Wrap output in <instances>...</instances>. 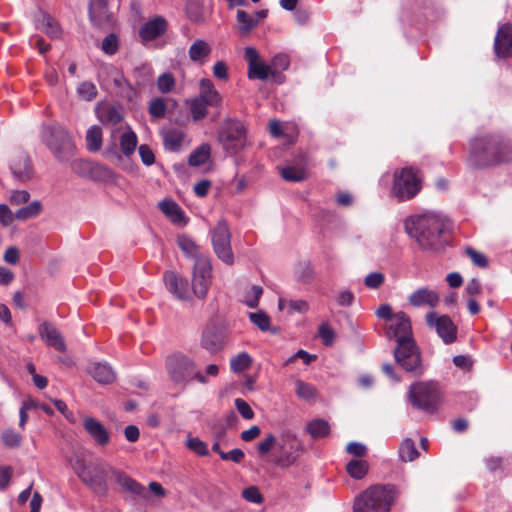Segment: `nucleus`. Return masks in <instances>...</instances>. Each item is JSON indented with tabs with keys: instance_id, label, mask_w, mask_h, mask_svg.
Masks as SVG:
<instances>
[{
	"instance_id": "obj_55",
	"label": "nucleus",
	"mask_w": 512,
	"mask_h": 512,
	"mask_svg": "<svg viewBox=\"0 0 512 512\" xmlns=\"http://www.w3.org/2000/svg\"><path fill=\"white\" fill-rule=\"evenodd\" d=\"M281 175L287 181L298 182L305 178V171L300 168L287 166L281 169Z\"/></svg>"
},
{
	"instance_id": "obj_5",
	"label": "nucleus",
	"mask_w": 512,
	"mask_h": 512,
	"mask_svg": "<svg viewBox=\"0 0 512 512\" xmlns=\"http://www.w3.org/2000/svg\"><path fill=\"white\" fill-rule=\"evenodd\" d=\"M442 393L435 381H418L410 385L408 400L411 405L426 413H434L440 406Z\"/></svg>"
},
{
	"instance_id": "obj_21",
	"label": "nucleus",
	"mask_w": 512,
	"mask_h": 512,
	"mask_svg": "<svg viewBox=\"0 0 512 512\" xmlns=\"http://www.w3.org/2000/svg\"><path fill=\"white\" fill-rule=\"evenodd\" d=\"M41 339L50 347L60 352L66 351V344L60 331L50 322H43L38 327Z\"/></svg>"
},
{
	"instance_id": "obj_3",
	"label": "nucleus",
	"mask_w": 512,
	"mask_h": 512,
	"mask_svg": "<svg viewBox=\"0 0 512 512\" xmlns=\"http://www.w3.org/2000/svg\"><path fill=\"white\" fill-rule=\"evenodd\" d=\"M398 496L393 485H373L355 498L354 512H390Z\"/></svg>"
},
{
	"instance_id": "obj_54",
	"label": "nucleus",
	"mask_w": 512,
	"mask_h": 512,
	"mask_svg": "<svg viewBox=\"0 0 512 512\" xmlns=\"http://www.w3.org/2000/svg\"><path fill=\"white\" fill-rule=\"evenodd\" d=\"M1 439L4 445L9 448H17L22 442L21 435L12 429L5 430L1 435Z\"/></svg>"
},
{
	"instance_id": "obj_24",
	"label": "nucleus",
	"mask_w": 512,
	"mask_h": 512,
	"mask_svg": "<svg viewBox=\"0 0 512 512\" xmlns=\"http://www.w3.org/2000/svg\"><path fill=\"white\" fill-rule=\"evenodd\" d=\"M166 28V19L162 16H156L142 25L139 35L144 41H152L164 34Z\"/></svg>"
},
{
	"instance_id": "obj_30",
	"label": "nucleus",
	"mask_w": 512,
	"mask_h": 512,
	"mask_svg": "<svg viewBox=\"0 0 512 512\" xmlns=\"http://www.w3.org/2000/svg\"><path fill=\"white\" fill-rule=\"evenodd\" d=\"M211 52L212 48L208 42L203 39H197L189 47L188 55L192 62L203 64Z\"/></svg>"
},
{
	"instance_id": "obj_43",
	"label": "nucleus",
	"mask_w": 512,
	"mask_h": 512,
	"mask_svg": "<svg viewBox=\"0 0 512 512\" xmlns=\"http://www.w3.org/2000/svg\"><path fill=\"white\" fill-rule=\"evenodd\" d=\"M296 279L304 284H309L314 278V269L309 261H300L295 266Z\"/></svg>"
},
{
	"instance_id": "obj_19",
	"label": "nucleus",
	"mask_w": 512,
	"mask_h": 512,
	"mask_svg": "<svg viewBox=\"0 0 512 512\" xmlns=\"http://www.w3.org/2000/svg\"><path fill=\"white\" fill-rule=\"evenodd\" d=\"M164 283L170 293L180 300H189L190 292L187 280L172 271L165 272Z\"/></svg>"
},
{
	"instance_id": "obj_47",
	"label": "nucleus",
	"mask_w": 512,
	"mask_h": 512,
	"mask_svg": "<svg viewBox=\"0 0 512 512\" xmlns=\"http://www.w3.org/2000/svg\"><path fill=\"white\" fill-rule=\"evenodd\" d=\"M252 363V358L246 352H242L234 356L230 360L231 370L235 373H240L246 370Z\"/></svg>"
},
{
	"instance_id": "obj_39",
	"label": "nucleus",
	"mask_w": 512,
	"mask_h": 512,
	"mask_svg": "<svg viewBox=\"0 0 512 512\" xmlns=\"http://www.w3.org/2000/svg\"><path fill=\"white\" fill-rule=\"evenodd\" d=\"M399 458L403 462H412L418 458L419 452L411 438H405L399 446Z\"/></svg>"
},
{
	"instance_id": "obj_2",
	"label": "nucleus",
	"mask_w": 512,
	"mask_h": 512,
	"mask_svg": "<svg viewBox=\"0 0 512 512\" xmlns=\"http://www.w3.org/2000/svg\"><path fill=\"white\" fill-rule=\"evenodd\" d=\"M446 228V219L432 212L411 216L405 221L406 232L424 249H438L442 245L441 235Z\"/></svg>"
},
{
	"instance_id": "obj_51",
	"label": "nucleus",
	"mask_w": 512,
	"mask_h": 512,
	"mask_svg": "<svg viewBox=\"0 0 512 512\" xmlns=\"http://www.w3.org/2000/svg\"><path fill=\"white\" fill-rule=\"evenodd\" d=\"M175 87V78L171 73H163L157 79V88L163 93H170Z\"/></svg>"
},
{
	"instance_id": "obj_6",
	"label": "nucleus",
	"mask_w": 512,
	"mask_h": 512,
	"mask_svg": "<svg viewBox=\"0 0 512 512\" xmlns=\"http://www.w3.org/2000/svg\"><path fill=\"white\" fill-rule=\"evenodd\" d=\"M422 188L419 171L411 167L395 170L390 194L398 201L413 199Z\"/></svg>"
},
{
	"instance_id": "obj_18",
	"label": "nucleus",
	"mask_w": 512,
	"mask_h": 512,
	"mask_svg": "<svg viewBox=\"0 0 512 512\" xmlns=\"http://www.w3.org/2000/svg\"><path fill=\"white\" fill-rule=\"evenodd\" d=\"M494 50L498 57L506 58L512 56V24L507 23L498 28Z\"/></svg>"
},
{
	"instance_id": "obj_31",
	"label": "nucleus",
	"mask_w": 512,
	"mask_h": 512,
	"mask_svg": "<svg viewBox=\"0 0 512 512\" xmlns=\"http://www.w3.org/2000/svg\"><path fill=\"white\" fill-rule=\"evenodd\" d=\"M113 474L116 478L117 483L121 486V488L124 491L129 492L134 496H140V497L146 496L145 488L142 485H140L139 483H137L135 480L130 478L128 475H126L122 472H119V471H114V470H113Z\"/></svg>"
},
{
	"instance_id": "obj_48",
	"label": "nucleus",
	"mask_w": 512,
	"mask_h": 512,
	"mask_svg": "<svg viewBox=\"0 0 512 512\" xmlns=\"http://www.w3.org/2000/svg\"><path fill=\"white\" fill-rule=\"evenodd\" d=\"M263 294V289L261 286L253 285L245 294L243 295V302L250 308H256L259 304V299Z\"/></svg>"
},
{
	"instance_id": "obj_62",
	"label": "nucleus",
	"mask_w": 512,
	"mask_h": 512,
	"mask_svg": "<svg viewBox=\"0 0 512 512\" xmlns=\"http://www.w3.org/2000/svg\"><path fill=\"white\" fill-rule=\"evenodd\" d=\"M118 49V39L115 34L107 35L102 42V50L108 54L113 55Z\"/></svg>"
},
{
	"instance_id": "obj_16",
	"label": "nucleus",
	"mask_w": 512,
	"mask_h": 512,
	"mask_svg": "<svg viewBox=\"0 0 512 512\" xmlns=\"http://www.w3.org/2000/svg\"><path fill=\"white\" fill-rule=\"evenodd\" d=\"M386 335L389 339L394 338L397 345L414 340L409 317L402 311L395 313L394 318L389 322Z\"/></svg>"
},
{
	"instance_id": "obj_12",
	"label": "nucleus",
	"mask_w": 512,
	"mask_h": 512,
	"mask_svg": "<svg viewBox=\"0 0 512 512\" xmlns=\"http://www.w3.org/2000/svg\"><path fill=\"white\" fill-rule=\"evenodd\" d=\"M211 241L217 257L227 265H232L234 255L231 248V234L225 220H220L211 231Z\"/></svg>"
},
{
	"instance_id": "obj_40",
	"label": "nucleus",
	"mask_w": 512,
	"mask_h": 512,
	"mask_svg": "<svg viewBox=\"0 0 512 512\" xmlns=\"http://www.w3.org/2000/svg\"><path fill=\"white\" fill-rule=\"evenodd\" d=\"M306 430L312 438L319 439L329 434L330 426L328 422L323 419H314L307 424Z\"/></svg>"
},
{
	"instance_id": "obj_23",
	"label": "nucleus",
	"mask_w": 512,
	"mask_h": 512,
	"mask_svg": "<svg viewBox=\"0 0 512 512\" xmlns=\"http://www.w3.org/2000/svg\"><path fill=\"white\" fill-rule=\"evenodd\" d=\"M83 427L89 436L100 446L109 443L110 434L105 426L93 417H86L83 420Z\"/></svg>"
},
{
	"instance_id": "obj_45",
	"label": "nucleus",
	"mask_w": 512,
	"mask_h": 512,
	"mask_svg": "<svg viewBox=\"0 0 512 512\" xmlns=\"http://www.w3.org/2000/svg\"><path fill=\"white\" fill-rule=\"evenodd\" d=\"M137 146V136L131 129L125 131L120 136V147L124 155L130 156L134 153Z\"/></svg>"
},
{
	"instance_id": "obj_28",
	"label": "nucleus",
	"mask_w": 512,
	"mask_h": 512,
	"mask_svg": "<svg viewBox=\"0 0 512 512\" xmlns=\"http://www.w3.org/2000/svg\"><path fill=\"white\" fill-rule=\"evenodd\" d=\"M177 244L181 251L188 257L194 260V263H198L200 258H209L207 255L201 252L200 247L195 241L187 235H179L177 237Z\"/></svg>"
},
{
	"instance_id": "obj_64",
	"label": "nucleus",
	"mask_w": 512,
	"mask_h": 512,
	"mask_svg": "<svg viewBox=\"0 0 512 512\" xmlns=\"http://www.w3.org/2000/svg\"><path fill=\"white\" fill-rule=\"evenodd\" d=\"M354 299H355L354 294L349 289H344V290L339 291L336 296L337 304L342 307L351 306L354 302Z\"/></svg>"
},
{
	"instance_id": "obj_4",
	"label": "nucleus",
	"mask_w": 512,
	"mask_h": 512,
	"mask_svg": "<svg viewBox=\"0 0 512 512\" xmlns=\"http://www.w3.org/2000/svg\"><path fill=\"white\" fill-rule=\"evenodd\" d=\"M40 137L59 162H68L74 155L75 145L68 132L58 123L45 124Z\"/></svg>"
},
{
	"instance_id": "obj_63",
	"label": "nucleus",
	"mask_w": 512,
	"mask_h": 512,
	"mask_svg": "<svg viewBox=\"0 0 512 512\" xmlns=\"http://www.w3.org/2000/svg\"><path fill=\"white\" fill-rule=\"evenodd\" d=\"M318 334H319L320 338L322 339L324 345H326V346L332 345L334 338H335V333H334L333 329L331 327H329V325L321 324L318 329Z\"/></svg>"
},
{
	"instance_id": "obj_46",
	"label": "nucleus",
	"mask_w": 512,
	"mask_h": 512,
	"mask_svg": "<svg viewBox=\"0 0 512 512\" xmlns=\"http://www.w3.org/2000/svg\"><path fill=\"white\" fill-rule=\"evenodd\" d=\"M93 162L85 159H75L70 163L71 170L80 177L89 179Z\"/></svg>"
},
{
	"instance_id": "obj_29",
	"label": "nucleus",
	"mask_w": 512,
	"mask_h": 512,
	"mask_svg": "<svg viewBox=\"0 0 512 512\" xmlns=\"http://www.w3.org/2000/svg\"><path fill=\"white\" fill-rule=\"evenodd\" d=\"M89 180L104 184H114L117 175L106 165L93 162Z\"/></svg>"
},
{
	"instance_id": "obj_53",
	"label": "nucleus",
	"mask_w": 512,
	"mask_h": 512,
	"mask_svg": "<svg viewBox=\"0 0 512 512\" xmlns=\"http://www.w3.org/2000/svg\"><path fill=\"white\" fill-rule=\"evenodd\" d=\"M186 446L199 456H207L209 454L207 444L197 437H188Z\"/></svg>"
},
{
	"instance_id": "obj_44",
	"label": "nucleus",
	"mask_w": 512,
	"mask_h": 512,
	"mask_svg": "<svg viewBox=\"0 0 512 512\" xmlns=\"http://www.w3.org/2000/svg\"><path fill=\"white\" fill-rule=\"evenodd\" d=\"M238 29L242 35L249 34L257 25L258 20L248 15L244 10H238L236 14Z\"/></svg>"
},
{
	"instance_id": "obj_57",
	"label": "nucleus",
	"mask_w": 512,
	"mask_h": 512,
	"mask_svg": "<svg viewBox=\"0 0 512 512\" xmlns=\"http://www.w3.org/2000/svg\"><path fill=\"white\" fill-rule=\"evenodd\" d=\"M77 92L81 98L87 101L93 100L97 95L96 86L92 82H83L78 88Z\"/></svg>"
},
{
	"instance_id": "obj_38",
	"label": "nucleus",
	"mask_w": 512,
	"mask_h": 512,
	"mask_svg": "<svg viewBox=\"0 0 512 512\" xmlns=\"http://www.w3.org/2000/svg\"><path fill=\"white\" fill-rule=\"evenodd\" d=\"M278 308L281 311L286 310L288 314H292L293 312L306 313L309 310V304L307 301L302 299L286 300L284 298H279Z\"/></svg>"
},
{
	"instance_id": "obj_56",
	"label": "nucleus",
	"mask_w": 512,
	"mask_h": 512,
	"mask_svg": "<svg viewBox=\"0 0 512 512\" xmlns=\"http://www.w3.org/2000/svg\"><path fill=\"white\" fill-rule=\"evenodd\" d=\"M102 123L117 124L122 120L121 113L115 107H108L99 114Z\"/></svg>"
},
{
	"instance_id": "obj_41",
	"label": "nucleus",
	"mask_w": 512,
	"mask_h": 512,
	"mask_svg": "<svg viewBox=\"0 0 512 512\" xmlns=\"http://www.w3.org/2000/svg\"><path fill=\"white\" fill-rule=\"evenodd\" d=\"M102 146V131L99 126H92L86 133V147L90 152H97Z\"/></svg>"
},
{
	"instance_id": "obj_13",
	"label": "nucleus",
	"mask_w": 512,
	"mask_h": 512,
	"mask_svg": "<svg viewBox=\"0 0 512 512\" xmlns=\"http://www.w3.org/2000/svg\"><path fill=\"white\" fill-rule=\"evenodd\" d=\"M212 283V264L210 258H200L194 263L192 270L191 287L196 298H206Z\"/></svg>"
},
{
	"instance_id": "obj_25",
	"label": "nucleus",
	"mask_w": 512,
	"mask_h": 512,
	"mask_svg": "<svg viewBox=\"0 0 512 512\" xmlns=\"http://www.w3.org/2000/svg\"><path fill=\"white\" fill-rule=\"evenodd\" d=\"M89 17L96 26H102L110 21V13L106 0H90Z\"/></svg>"
},
{
	"instance_id": "obj_27",
	"label": "nucleus",
	"mask_w": 512,
	"mask_h": 512,
	"mask_svg": "<svg viewBox=\"0 0 512 512\" xmlns=\"http://www.w3.org/2000/svg\"><path fill=\"white\" fill-rule=\"evenodd\" d=\"M159 208L172 223L181 226L186 225L187 220L185 218L184 212L175 201L164 199L159 203Z\"/></svg>"
},
{
	"instance_id": "obj_10",
	"label": "nucleus",
	"mask_w": 512,
	"mask_h": 512,
	"mask_svg": "<svg viewBox=\"0 0 512 512\" xmlns=\"http://www.w3.org/2000/svg\"><path fill=\"white\" fill-rule=\"evenodd\" d=\"M218 140L229 153L235 154L242 150L246 143L243 124L238 120L224 121L218 131Z\"/></svg>"
},
{
	"instance_id": "obj_58",
	"label": "nucleus",
	"mask_w": 512,
	"mask_h": 512,
	"mask_svg": "<svg viewBox=\"0 0 512 512\" xmlns=\"http://www.w3.org/2000/svg\"><path fill=\"white\" fill-rule=\"evenodd\" d=\"M149 113L155 118H162L166 113V103L162 98H154L149 105Z\"/></svg>"
},
{
	"instance_id": "obj_22",
	"label": "nucleus",
	"mask_w": 512,
	"mask_h": 512,
	"mask_svg": "<svg viewBox=\"0 0 512 512\" xmlns=\"http://www.w3.org/2000/svg\"><path fill=\"white\" fill-rule=\"evenodd\" d=\"M440 301L439 295L436 291L427 287H422L415 290L409 295L408 302L413 307H430L435 308Z\"/></svg>"
},
{
	"instance_id": "obj_59",
	"label": "nucleus",
	"mask_w": 512,
	"mask_h": 512,
	"mask_svg": "<svg viewBox=\"0 0 512 512\" xmlns=\"http://www.w3.org/2000/svg\"><path fill=\"white\" fill-rule=\"evenodd\" d=\"M385 281L384 274L380 272H372L364 278V284L367 288L378 289Z\"/></svg>"
},
{
	"instance_id": "obj_34",
	"label": "nucleus",
	"mask_w": 512,
	"mask_h": 512,
	"mask_svg": "<svg viewBox=\"0 0 512 512\" xmlns=\"http://www.w3.org/2000/svg\"><path fill=\"white\" fill-rule=\"evenodd\" d=\"M368 462L362 458H353L346 465V471L353 479H363L368 473Z\"/></svg>"
},
{
	"instance_id": "obj_26",
	"label": "nucleus",
	"mask_w": 512,
	"mask_h": 512,
	"mask_svg": "<svg viewBox=\"0 0 512 512\" xmlns=\"http://www.w3.org/2000/svg\"><path fill=\"white\" fill-rule=\"evenodd\" d=\"M197 98L211 107H219L222 103V97L210 79L200 81V93Z\"/></svg>"
},
{
	"instance_id": "obj_9",
	"label": "nucleus",
	"mask_w": 512,
	"mask_h": 512,
	"mask_svg": "<svg viewBox=\"0 0 512 512\" xmlns=\"http://www.w3.org/2000/svg\"><path fill=\"white\" fill-rule=\"evenodd\" d=\"M303 451V445L291 431L280 433L276 444L275 464L281 468L294 465Z\"/></svg>"
},
{
	"instance_id": "obj_7",
	"label": "nucleus",
	"mask_w": 512,
	"mask_h": 512,
	"mask_svg": "<svg viewBox=\"0 0 512 512\" xmlns=\"http://www.w3.org/2000/svg\"><path fill=\"white\" fill-rule=\"evenodd\" d=\"M166 369L170 379L176 384H187L192 380L206 384V376L197 371L195 362L183 354L171 355L166 360Z\"/></svg>"
},
{
	"instance_id": "obj_60",
	"label": "nucleus",
	"mask_w": 512,
	"mask_h": 512,
	"mask_svg": "<svg viewBox=\"0 0 512 512\" xmlns=\"http://www.w3.org/2000/svg\"><path fill=\"white\" fill-rule=\"evenodd\" d=\"M277 440L278 437H276L274 434H268L262 441L258 443L257 451L261 455L267 454L274 446H276Z\"/></svg>"
},
{
	"instance_id": "obj_50",
	"label": "nucleus",
	"mask_w": 512,
	"mask_h": 512,
	"mask_svg": "<svg viewBox=\"0 0 512 512\" xmlns=\"http://www.w3.org/2000/svg\"><path fill=\"white\" fill-rule=\"evenodd\" d=\"M209 104L199 100L198 98L193 99L190 102V111L194 121H199L207 115V108Z\"/></svg>"
},
{
	"instance_id": "obj_8",
	"label": "nucleus",
	"mask_w": 512,
	"mask_h": 512,
	"mask_svg": "<svg viewBox=\"0 0 512 512\" xmlns=\"http://www.w3.org/2000/svg\"><path fill=\"white\" fill-rule=\"evenodd\" d=\"M72 468L77 476L96 493L107 491V468L99 463H87L82 456H76Z\"/></svg>"
},
{
	"instance_id": "obj_61",
	"label": "nucleus",
	"mask_w": 512,
	"mask_h": 512,
	"mask_svg": "<svg viewBox=\"0 0 512 512\" xmlns=\"http://www.w3.org/2000/svg\"><path fill=\"white\" fill-rule=\"evenodd\" d=\"M242 497L252 503L260 504L263 502V496L256 486H249L242 491Z\"/></svg>"
},
{
	"instance_id": "obj_14",
	"label": "nucleus",
	"mask_w": 512,
	"mask_h": 512,
	"mask_svg": "<svg viewBox=\"0 0 512 512\" xmlns=\"http://www.w3.org/2000/svg\"><path fill=\"white\" fill-rule=\"evenodd\" d=\"M425 318L428 327L434 329L444 343L450 344L456 340L457 327L449 316L428 312Z\"/></svg>"
},
{
	"instance_id": "obj_15",
	"label": "nucleus",
	"mask_w": 512,
	"mask_h": 512,
	"mask_svg": "<svg viewBox=\"0 0 512 512\" xmlns=\"http://www.w3.org/2000/svg\"><path fill=\"white\" fill-rule=\"evenodd\" d=\"M244 59L248 64V78L258 80H273V71L271 64H266L260 60L258 51L254 47H246L244 50Z\"/></svg>"
},
{
	"instance_id": "obj_42",
	"label": "nucleus",
	"mask_w": 512,
	"mask_h": 512,
	"mask_svg": "<svg viewBox=\"0 0 512 512\" xmlns=\"http://www.w3.org/2000/svg\"><path fill=\"white\" fill-rule=\"evenodd\" d=\"M211 147L209 144L204 143L196 148L189 156L188 163L190 166H200L204 164L210 157Z\"/></svg>"
},
{
	"instance_id": "obj_1",
	"label": "nucleus",
	"mask_w": 512,
	"mask_h": 512,
	"mask_svg": "<svg viewBox=\"0 0 512 512\" xmlns=\"http://www.w3.org/2000/svg\"><path fill=\"white\" fill-rule=\"evenodd\" d=\"M468 160L479 168L511 161L512 144L498 135L477 136L470 142Z\"/></svg>"
},
{
	"instance_id": "obj_52",
	"label": "nucleus",
	"mask_w": 512,
	"mask_h": 512,
	"mask_svg": "<svg viewBox=\"0 0 512 512\" xmlns=\"http://www.w3.org/2000/svg\"><path fill=\"white\" fill-rule=\"evenodd\" d=\"M249 319L261 331H268L270 329V318L263 311L249 313Z\"/></svg>"
},
{
	"instance_id": "obj_37",
	"label": "nucleus",
	"mask_w": 512,
	"mask_h": 512,
	"mask_svg": "<svg viewBox=\"0 0 512 512\" xmlns=\"http://www.w3.org/2000/svg\"><path fill=\"white\" fill-rule=\"evenodd\" d=\"M184 133L178 129H171L163 133L165 148L170 151H178L183 143Z\"/></svg>"
},
{
	"instance_id": "obj_17",
	"label": "nucleus",
	"mask_w": 512,
	"mask_h": 512,
	"mask_svg": "<svg viewBox=\"0 0 512 512\" xmlns=\"http://www.w3.org/2000/svg\"><path fill=\"white\" fill-rule=\"evenodd\" d=\"M225 335L226 331L223 327L209 323L202 332L201 346L210 353H216L224 347Z\"/></svg>"
},
{
	"instance_id": "obj_49",
	"label": "nucleus",
	"mask_w": 512,
	"mask_h": 512,
	"mask_svg": "<svg viewBox=\"0 0 512 512\" xmlns=\"http://www.w3.org/2000/svg\"><path fill=\"white\" fill-rule=\"evenodd\" d=\"M37 25L38 27L42 28L44 32L51 38H57L61 34L59 26L54 23L53 19L47 14H42L41 26L39 23Z\"/></svg>"
},
{
	"instance_id": "obj_32",
	"label": "nucleus",
	"mask_w": 512,
	"mask_h": 512,
	"mask_svg": "<svg viewBox=\"0 0 512 512\" xmlns=\"http://www.w3.org/2000/svg\"><path fill=\"white\" fill-rule=\"evenodd\" d=\"M90 373L100 384H110L116 379V373L108 363H95Z\"/></svg>"
},
{
	"instance_id": "obj_20",
	"label": "nucleus",
	"mask_w": 512,
	"mask_h": 512,
	"mask_svg": "<svg viewBox=\"0 0 512 512\" xmlns=\"http://www.w3.org/2000/svg\"><path fill=\"white\" fill-rule=\"evenodd\" d=\"M13 177L21 182L28 181L33 176V168L30 158L24 152H18L10 163Z\"/></svg>"
},
{
	"instance_id": "obj_36",
	"label": "nucleus",
	"mask_w": 512,
	"mask_h": 512,
	"mask_svg": "<svg viewBox=\"0 0 512 512\" xmlns=\"http://www.w3.org/2000/svg\"><path fill=\"white\" fill-rule=\"evenodd\" d=\"M43 206L39 200H34L28 205L18 209L15 212V217L18 220L26 221L29 219L36 218L42 212Z\"/></svg>"
},
{
	"instance_id": "obj_11",
	"label": "nucleus",
	"mask_w": 512,
	"mask_h": 512,
	"mask_svg": "<svg viewBox=\"0 0 512 512\" xmlns=\"http://www.w3.org/2000/svg\"><path fill=\"white\" fill-rule=\"evenodd\" d=\"M394 358L406 372L414 376L423 374L421 353L414 340L398 344L394 349Z\"/></svg>"
},
{
	"instance_id": "obj_35",
	"label": "nucleus",
	"mask_w": 512,
	"mask_h": 512,
	"mask_svg": "<svg viewBox=\"0 0 512 512\" xmlns=\"http://www.w3.org/2000/svg\"><path fill=\"white\" fill-rule=\"evenodd\" d=\"M295 393L306 402H315L318 396V391L314 385L300 379L295 381Z\"/></svg>"
},
{
	"instance_id": "obj_33",
	"label": "nucleus",
	"mask_w": 512,
	"mask_h": 512,
	"mask_svg": "<svg viewBox=\"0 0 512 512\" xmlns=\"http://www.w3.org/2000/svg\"><path fill=\"white\" fill-rule=\"evenodd\" d=\"M271 69L273 71V81L276 83H283L284 76L283 71L287 70L290 66V59L287 54L279 53L271 60Z\"/></svg>"
}]
</instances>
